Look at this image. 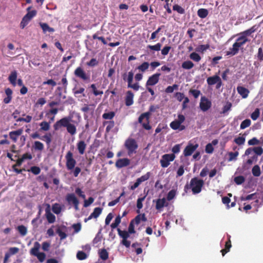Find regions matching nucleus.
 Here are the masks:
<instances>
[{
  "instance_id": "1",
  "label": "nucleus",
  "mask_w": 263,
  "mask_h": 263,
  "mask_svg": "<svg viewBox=\"0 0 263 263\" xmlns=\"http://www.w3.org/2000/svg\"><path fill=\"white\" fill-rule=\"evenodd\" d=\"M117 231L119 236L122 238L120 242L121 244L124 246L126 248H129L130 246V241L128 240L127 238L129 237L130 234L136 233L133 222H130L127 231L121 230L120 229L118 228Z\"/></svg>"
},
{
  "instance_id": "2",
  "label": "nucleus",
  "mask_w": 263,
  "mask_h": 263,
  "mask_svg": "<svg viewBox=\"0 0 263 263\" xmlns=\"http://www.w3.org/2000/svg\"><path fill=\"white\" fill-rule=\"evenodd\" d=\"M204 182L202 179L198 177H194L191 179L189 184H186L184 186V191L187 193L189 189H191L193 194H197L201 192Z\"/></svg>"
},
{
  "instance_id": "3",
  "label": "nucleus",
  "mask_w": 263,
  "mask_h": 263,
  "mask_svg": "<svg viewBox=\"0 0 263 263\" xmlns=\"http://www.w3.org/2000/svg\"><path fill=\"white\" fill-rule=\"evenodd\" d=\"M159 107L151 105L149 108V111L142 114L138 118V122L142 124L143 128L146 130H150L152 126L149 125V118L151 112H155Z\"/></svg>"
},
{
  "instance_id": "4",
  "label": "nucleus",
  "mask_w": 263,
  "mask_h": 263,
  "mask_svg": "<svg viewBox=\"0 0 263 263\" xmlns=\"http://www.w3.org/2000/svg\"><path fill=\"white\" fill-rule=\"evenodd\" d=\"M249 41L248 38H246L240 35L233 44L232 48H230L229 50L227 51L226 55L232 56L236 54L239 51V48Z\"/></svg>"
},
{
  "instance_id": "5",
  "label": "nucleus",
  "mask_w": 263,
  "mask_h": 263,
  "mask_svg": "<svg viewBox=\"0 0 263 263\" xmlns=\"http://www.w3.org/2000/svg\"><path fill=\"white\" fill-rule=\"evenodd\" d=\"M124 146L127 149L128 156H131L132 154L136 153L138 147L136 140L132 138H128L125 140Z\"/></svg>"
},
{
  "instance_id": "6",
  "label": "nucleus",
  "mask_w": 263,
  "mask_h": 263,
  "mask_svg": "<svg viewBox=\"0 0 263 263\" xmlns=\"http://www.w3.org/2000/svg\"><path fill=\"white\" fill-rule=\"evenodd\" d=\"M185 118L184 116L182 114H179L178 115V119L172 121L170 126L171 128L174 130L178 129L179 131H182L185 129V126L182 125L185 121Z\"/></svg>"
},
{
  "instance_id": "7",
  "label": "nucleus",
  "mask_w": 263,
  "mask_h": 263,
  "mask_svg": "<svg viewBox=\"0 0 263 263\" xmlns=\"http://www.w3.org/2000/svg\"><path fill=\"white\" fill-rule=\"evenodd\" d=\"M66 166L68 170L71 171L74 168L77 161L73 158L71 151H68L65 155Z\"/></svg>"
},
{
  "instance_id": "8",
  "label": "nucleus",
  "mask_w": 263,
  "mask_h": 263,
  "mask_svg": "<svg viewBox=\"0 0 263 263\" xmlns=\"http://www.w3.org/2000/svg\"><path fill=\"white\" fill-rule=\"evenodd\" d=\"M74 74L76 77L82 79L84 81H89L90 79V75L87 74L81 67H78L74 70Z\"/></svg>"
},
{
  "instance_id": "9",
  "label": "nucleus",
  "mask_w": 263,
  "mask_h": 263,
  "mask_svg": "<svg viewBox=\"0 0 263 263\" xmlns=\"http://www.w3.org/2000/svg\"><path fill=\"white\" fill-rule=\"evenodd\" d=\"M175 157L176 156L174 154L163 155L160 161L161 166L162 167H167L170 165V162L173 161Z\"/></svg>"
},
{
  "instance_id": "10",
  "label": "nucleus",
  "mask_w": 263,
  "mask_h": 263,
  "mask_svg": "<svg viewBox=\"0 0 263 263\" xmlns=\"http://www.w3.org/2000/svg\"><path fill=\"white\" fill-rule=\"evenodd\" d=\"M71 118L69 117H64L57 121L53 125V128L55 130H58L62 127H67L70 123Z\"/></svg>"
},
{
  "instance_id": "11",
  "label": "nucleus",
  "mask_w": 263,
  "mask_h": 263,
  "mask_svg": "<svg viewBox=\"0 0 263 263\" xmlns=\"http://www.w3.org/2000/svg\"><path fill=\"white\" fill-rule=\"evenodd\" d=\"M31 137L33 139H39L40 140L45 141L47 144L49 145L51 142V134L50 133H47L43 136H40L37 132H35L31 135Z\"/></svg>"
},
{
  "instance_id": "12",
  "label": "nucleus",
  "mask_w": 263,
  "mask_h": 263,
  "mask_svg": "<svg viewBox=\"0 0 263 263\" xmlns=\"http://www.w3.org/2000/svg\"><path fill=\"white\" fill-rule=\"evenodd\" d=\"M212 106V103L208 98L203 96L201 98L199 107L200 109L203 111L208 110Z\"/></svg>"
},
{
  "instance_id": "13",
  "label": "nucleus",
  "mask_w": 263,
  "mask_h": 263,
  "mask_svg": "<svg viewBox=\"0 0 263 263\" xmlns=\"http://www.w3.org/2000/svg\"><path fill=\"white\" fill-rule=\"evenodd\" d=\"M198 146L199 145L198 144L194 145L189 143L183 151L184 156L185 157H188L192 155Z\"/></svg>"
},
{
  "instance_id": "14",
  "label": "nucleus",
  "mask_w": 263,
  "mask_h": 263,
  "mask_svg": "<svg viewBox=\"0 0 263 263\" xmlns=\"http://www.w3.org/2000/svg\"><path fill=\"white\" fill-rule=\"evenodd\" d=\"M160 75V73H156L149 77L146 81L145 86H149L156 85L159 82Z\"/></svg>"
},
{
  "instance_id": "15",
  "label": "nucleus",
  "mask_w": 263,
  "mask_h": 263,
  "mask_svg": "<svg viewBox=\"0 0 263 263\" xmlns=\"http://www.w3.org/2000/svg\"><path fill=\"white\" fill-rule=\"evenodd\" d=\"M102 211V209L100 207L95 208L93 210V211L91 214L88 216V217L84 219V222H87L88 220H91L92 218H97L101 214Z\"/></svg>"
},
{
  "instance_id": "16",
  "label": "nucleus",
  "mask_w": 263,
  "mask_h": 263,
  "mask_svg": "<svg viewBox=\"0 0 263 263\" xmlns=\"http://www.w3.org/2000/svg\"><path fill=\"white\" fill-rule=\"evenodd\" d=\"M129 164L130 160L128 158L119 159L116 161L115 163V166L118 168L126 167Z\"/></svg>"
},
{
  "instance_id": "17",
  "label": "nucleus",
  "mask_w": 263,
  "mask_h": 263,
  "mask_svg": "<svg viewBox=\"0 0 263 263\" xmlns=\"http://www.w3.org/2000/svg\"><path fill=\"white\" fill-rule=\"evenodd\" d=\"M72 90L74 95L76 97H79L81 96L83 97H85V94L84 93L85 88L84 87H78L77 85H76L73 88H72Z\"/></svg>"
},
{
  "instance_id": "18",
  "label": "nucleus",
  "mask_w": 263,
  "mask_h": 263,
  "mask_svg": "<svg viewBox=\"0 0 263 263\" xmlns=\"http://www.w3.org/2000/svg\"><path fill=\"white\" fill-rule=\"evenodd\" d=\"M5 92L6 97L4 98L3 102L5 104H9L12 99L13 91L11 88H7L5 89Z\"/></svg>"
},
{
  "instance_id": "19",
  "label": "nucleus",
  "mask_w": 263,
  "mask_h": 263,
  "mask_svg": "<svg viewBox=\"0 0 263 263\" xmlns=\"http://www.w3.org/2000/svg\"><path fill=\"white\" fill-rule=\"evenodd\" d=\"M237 90L238 93L242 97V98H247L249 95L250 92L249 90L243 87V86H238L237 87Z\"/></svg>"
},
{
  "instance_id": "20",
  "label": "nucleus",
  "mask_w": 263,
  "mask_h": 263,
  "mask_svg": "<svg viewBox=\"0 0 263 263\" xmlns=\"http://www.w3.org/2000/svg\"><path fill=\"white\" fill-rule=\"evenodd\" d=\"M23 133V129H18L15 131H12L9 133L10 138L14 142H16L17 138Z\"/></svg>"
},
{
  "instance_id": "21",
  "label": "nucleus",
  "mask_w": 263,
  "mask_h": 263,
  "mask_svg": "<svg viewBox=\"0 0 263 263\" xmlns=\"http://www.w3.org/2000/svg\"><path fill=\"white\" fill-rule=\"evenodd\" d=\"M147 218L145 214H142L137 215L135 218L131 220V222H133L134 224L138 225L140 223L141 221L145 222Z\"/></svg>"
},
{
  "instance_id": "22",
  "label": "nucleus",
  "mask_w": 263,
  "mask_h": 263,
  "mask_svg": "<svg viewBox=\"0 0 263 263\" xmlns=\"http://www.w3.org/2000/svg\"><path fill=\"white\" fill-rule=\"evenodd\" d=\"M257 27L256 25L253 26L250 28L241 32L240 35L246 38H247L248 36H250L252 33L255 32L257 30Z\"/></svg>"
},
{
  "instance_id": "23",
  "label": "nucleus",
  "mask_w": 263,
  "mask_h": 263,
  "mask_svg": "<svg viewBox=\"0 0 263 263\" xmlns=\"http://www.w3.org/2000/svg\"><path fill=\"white\" fill-rule=\"evenodd\" d=\"M134 94L131 91H128L125 97V104L129 106L132 105L133 103Z\"/></svg>"
},
{
  "instance_id": "24",
  "label": "nucleus",
  "mask_w": 263,
  "mask_h": 263,
  "mask_svg": "<svg viewBox=\"0 0 263 263\" xmlns=\"http://www.w3.org/2000/svg\"><path fill=\"white\" fill-rule=\"evenodd\" d=\"M17 77V73L16 70L11 71L10 74L8 77V80L10 83L14 86L16 84V79Z\"/></svg>"
},
{
  "instance_id": "25",
  "label": "nucleus",
  "mask_w": 263,
  "mask_h": 263,
  "mask_svg": "<svg viewBox=\"0 0 263 263\" xmlns=\"http://www.w3.org/2000/svg\"><path fill=\"white\" fill-rule=\"evenodd\" d=\"M66 200L69 204H75L78 202L79 200L73 193L68 194L66 196Z\"/></svg>"
},
{
  "instance_id": "26",
  "label": "nucleus",
  "mask_w": 263,
  "mask_h": 263,
  "mask_svg": "<svg viewBox=\"0 0 263 263\" xmlns=\"http://www.w3.org/2000/svg\"><path fill=\"white\" fill-rule=\"evenodd\" d=\"M86 148V144L84 141H80L77 143V148L80 155H83L85 153Z\"/></svg>"
},
{
  "instance_id": "27",
  "label": "nucleus",
  "mask_w": 263,
  "mask_h": 263,
  "mask_svg": "<svg viewBox=\"0 0 263 263\" xmlns=\"http://www.w3.org/2000/svg\"><path fill=\"white\" fill-rule=\"evenodd\" d=\"M166 200L164 198L162 199H158L156 200V209L158 211H161V209L165 206V205Z\"/></svg>"
},
{
  "instance_id": "28",
  "label": "nucleus",
  "mask_w": 263,
  "mask_h": 263,
  "mask_svg": "<svg viewBox=\"0 0 263 263\" xmlns=\"http://www.w3.org/2000/svg\"><path fill=\"white\" fill-rule=\"evenodd\" d=\"M45 211L46 218L48 222L49 223H54L55 221V216L52 213H51L49 209H46Z\"/></svg>"
},
{
  "instance_id": "29",
  "label": "nucleus",
  "mask_w": 263,
  "mask_h": 263,
  "mask_svg": "<svg viewBox=\"0 0 263 263\" xmlns=\"http://www.w3.org/2000/svg\"><path fill=\"white\" fill-rule=\"evenodd\" d=\"M220 78L217 76L215 75L212 77H210L207 78L206 81L209 85H213L220 81Z\"/></svg>"
},
{
  "instance_id": "30",
  "label": "nucleus",
  "mask_w": 263,
  "mask_h": 263,
  "mask_svg": "<svg viewBox=\"0 0 263 263\" xmlns=\"http://www.w3.org/2000/svg\"><path fill=\"white\" fill-rule=\"evenodd\" d=\"M99 257L103 260H106L108 258V253L105 249H102L98 252Z\"/></svg>"
},
{
  "instance_id": "31",
  "label": "nucleus",
  "mask_w": 263,
  "mask_h": 263,
  "mask_svg": "<svg viewBox=\"0 0 263 263\" xmlns=\"http://www.w3.org/2000/svg\"><path fill=\"white\" fill-rule=\"evenodd\" d=\"M32 148L35 151H39L42 152L44 148V145L43 143L39 141H35L34 142Z\"/></svg>"
},
{
  "instance_id": "32",
  "label": "nucleus",
  "mask_w": 263,
  "mask_h": 263,
  "mask_svg": "<svg viewBox=\"0 0 263 263\" xmlns=\"http://www.w3.org/2000/svg\"><path fill=\"white\" fill-rule=\"evenodd\" d=\"M40 247L41 246L39 242L37 241L35 242L33 247L30 250V254L35 256L37 254L40 253L39 252V250L40 248Z\"/></svg>"
},
{
  "instance_id": "33",
  "label": "nucleus",
  "mask_w": 263,
  "mask_h": 263,
  "mask_svg": "<svg viewBox=\"0 0 263 263\" xmlns=\"http://www.w3.org/2000/svg\"><path fill=\"white\" fill-rule=\"evenodd\" d=\"M231 242L230 239L226 242L225 248L221 250L222 256H223L227 253L229 252L231 247Z\"/></svg>"
},
{
  "instance_id": "34",
  "label": "nucleus",
  "mask_w": 263,
  "mask_h": 263,
  "mask_svg": "<svg viewBox=\"0 0 263 263\" xmlns=\"http://www.w3.org/2000/svg\"><path fill=\"white\" fill-rule=\"evenodd\" d=\"M198 16L201 18L206 17L208 15V11L206 9L201 8L197 11Z\"/></svg>"
},
{
  "instance_id": "35",
  "label": "nucleus",
  "mask_w": 263,
  "mask_h": 263,
  "mask_svg": "<svg viewBox=\"0 0 263 263\" xmlns=\"http://www.w3.org/2000/svg\"><path fill=\"white\" fill-rule=\"evenodd\" d=\"M41 131H48L50 129V122L43 121L40 123Z\"/></svg>"
},
{
  "instance_id": "36",
  "label": "nucleus",
  "mask_w": 263,
  "mask_h": 263,
  "mask_svg": "<svg viewBox=\"0 0 263 263\" xmlns=\"http://www.w3.org/2000/svg\"><path fill=\"white\" fill-rule=\"evenodd\" d=\"M40 26L44 32H53L54 31V29L53 28L50 27L46 23H41Z\"/></svg>"
},
{
  "instance_id": "37",
  "label": "nucleus",
  "mask_w": 263,
  "mask_h": 263,
  "mask_svg": "<svg viewBox=\"0 0 263 263\" xmlns=\"http://www.w3.org/2000/svg\"><path fill=\"white\" fill-rule=\"evenodd\" d=\"M181 66L184 69H191L194 66V64L191 61H186L182 63Z\"/></svg>"
},
{
  "instance_id": "38",
  "label": "nucleus",
  "mask_w": 263,
  "mask_h": 263,
  "mask_svg": "<svg viewBox=\"0 0 263 263\" xmlns=\"http://www.w3.org/2000/svg\"><path fill=\"white\" fill-rule=\"evenodd\" d=\"M105 124L107 125L106 127V132L109 133L115 126V122L114 121H104L103 122V125H105Z\"/></svg>"
},
{
  "instance_id": "39",
  "label": "nucleus",
  "mask_w": 263,
  "mask_h": 263,
  "mask_svg": "<svg viewBox=\"0 0 263 263\" xmlns=\"http://www.w3.org/2000/svg\"><path fill=\"white\" fill-rule=\"evenodd\" d=\"M190 58L195 62H199L201 60V57L200 55L195 52H193L190 54Z\"/></svg>"
},
{
  "instance_id": "40",
  "label": "nucleus",
  "mask_w": 263,
  "mask_h": 263,
  "mask_svg": "<svg viewBox=\"0 0 263 263\" xmlns=\"http://www.w3.org/2000/svg\"><path fill=\"white\" fill-rule=\"evenodd\" d=\"M210 48L209 44L205 45H199L196 48V51L199 52L203 53Z\"/></svg>"
},
{
  "instance_id": "41",
  "label": "nucleus",
  "mask_w": 263,
  "mask_h": 263,
  "mask_svg": "<svg viewBox=\"0 0 263 263\" xmlns=\"http://www.w3.org/2000/svg\"><path fill=\"white\" fill-rule=\"evenodd\" d=\"M66 129L67 132L71 135H73L76 133V127L74 125L71 124L70 123L68 124Z\"/></svg>"
},
{
  "instance_id": "42",
  "label": "nucleus",
  "mask_w": 263,
  "mask_h": 263,
  "mask_svg": "<svg viewBox=\"0 0 263 263\" xmlns=\"http://www.w3.org/2000/svg\"><path fill=\"white\" fill-rule=\"evenodd\" d=\"M17 230L19 233L23 236H25L27 233V228L23 225L18 226L17 228Z\"/></svg>"
},
{
  "instance_id": "43",
  "label": "nucleus",
  "mask_w": 263,
  "mask_h": 263,
  "mask_svg": "<svg viewBox=\"0 0 263 263\" xmlns=\"http://www.w3.org/2000/svg\"><path fill=\"white\" fill-rule=\"evenodd\" d=\"M252 174L255 177H258L260 175V167L258 165L253 166L252 170Z\"/></svg>"
},
{
  "instance_id": "44",
  "label": "nucleus",
  "mask_w": 263,
  "mask_h": 263,
  "mask_svg": "<svg viewBox=\"0 0 263 263\" xmlns=\"http://www.w3.org/2000/svg\"><path fill=\"white\" fill-rule=\"evenodd\" d=\"M149 66V64L148 62H144L141 65L138 66L137 69L140 71L144 72L148 68Z\"/></svg>"
},
{
  "instance_id": "45",
  "label": "nucleus",
  "mask_w": 263,
  "mask_h": 263,
  "mask_svg": "<svg viewBox=\"0 0 263 263\" xmlns=\"http://www.w3.org/2000/svg\"><path fill=\"white\" fill-rule=\"evenodd\" d=\"M115 116V113L114 111H110L108 112L104 113L102 115V118L105 120H111Z\"/></svg>"
},
{
  "instance_id": "46",
  "label": "nucleus",
  "mask_w": 263,
  "mask_h": 263,
  "mask_svg": "<svg viewBox=\"0 0 263 263\" xmlns=\"http://www.w3.org/2000/svg\"><path fill=\"white\" fill-rule=\"evenodd\" d=\"M145 196L143 197H140V198H139L138 199H137V208L138 209V210L137 211V212L138 213H140V210L143 207V201L145 199Z\"/></svg>"
},
{
  "instance_id": "47",
  "label": "nucleus",
  "mask_w": 263,
  "mask_h": 263,
  "mask_svg": "<svg viewBox=\"0 0 263 263\" xmlns=\"http://www.w3.org/2000/svg\"><path fill=\"white\" fill-rule=\"evenodd\" d=\"M90 88L92 89V92L95 96L102 95L103 93V91L102 90H98L97 89L96 84H91L90 85Z\"/></svg>"
},
{
  "instance_id": "48",
  "label": "nucleus",
  "mask_w": 263,
  "mask_h": 263,
  "mask_svg": "<svg viewBox=\"0 0 263 263\" xmlns=\"http://www.w3.org/2000/svg\"><path fill=\"white\" fill-rule=\"evenodd\" d=\"M173 10L177 11L178 13L183 14L185 13V10L180 6L175 4L173 7Z\"/></svg>"
},
{
  "instance_id": "49",
  "label": "nucleus",
  "mask_w": 263,
  "mask_h": 263,
  "mask_svg": "<svg viewBox=\"0 0 263 263\" xmlns=\"http://www.w3.org/2000/svg\"><path fill=\"white\" fill-rule=\"evenodd\" d=\"M251 121L250 119H247L243 120L240 124V128L241 129H243L250 126Z\"/></svg>"
},
{
  "instance_id": "50",
  "label": "nucleus",
  "mask_w": 263,
  "mask_h": 263,
  "mask_svg": "<svg viewBox=\"0 0 263 263\" xmlns=\"http://www.w3.org/2000/svg\"><path fill=\"white\" fill-rule=\"evenodd\" d=\"M121 218L122 217H121L120 215H118L116 217L114 222L112 223L110 226L112 229H115L118 226V225L121 222Z\"/></svg>"
},
{
  "instance_id": "51",
  "label": "nucleus",
  "mask_w": 263,
  "mask_h": 263,
  "mask_svg": "<svg viewBox=\"0 0 263 263\" xmlns=\"http://www.w3.org/2000/svg\"><path fill=\"white\" fill-rule=\"evenodd\" d=\"M56 233L59 235L61 240H63L67 237V234L62 231V230L58 228L56 230Z\"/></svg>"
},
{
  "instance_id": "52",
  "label": "nucleus",
  "mask_w": 263,
  "mask_h": 263,
  "mask_svg": "<svg viewBox=\"0 0 263 263\" xmlns=\"http://www.w3.org/2000/svg\"><path fill=\"white\" fill-rule=\"evenodd\" d=\"M178 89V85L177 84H174L172 86H168L165 89V92L170 93H172L174 90H177Z\"/></svg>"
},
{
  "instance_id": "53",
  "label": "nucleus",
  "mask_w": 263,
  "mask_h": 263,
  "mask_svg": "<svg viewBox=\"0 0 263 263\" xmlns=\"http://www.w3.org/2000/svg\"><path fill=\"white\" fill-rule=\"evenodd\" d=\"M161 46H162L161 44H160V43H158L155 45H148L147 48H149V49L152 50L158 51L160 50Z\"/></svg>"
},
{
  "instance_id": "54",
  "label": "nucleus",
  "mask_w": 263,
  "mask_h": 263,
  "mask_svg": "<svg viewBox=\"0 0 263 263\" xmlns=\"http://www.w3.org/2000/svg\"><path fill=\"white\" fill-rule=\"evenodd\" d=\"M176 195V191L175 190H171L167 194L166 199L168 201H171L174 198Z\"/></svg>"
},
{
  "instance_id": "55",
  "label": "nucleus",
  "mask_w": 263,
  "mask_h": 263,
  "mask_svg": "<svg viewBox=\"0 0 263 263\" xmlns=\"http://www.w3.org/2000/svg\"><path fill=\"white\" fill-rule=\"evenodd\" d=\"M87 255H86V254L83 251H79L77 252V257L79 260H84L87 258Z\"/></svg>"
},
{
  "instance_id": "56",
  "label": "nucleus",
  "mask_w": 263,
  "mask_h": 263,
  "mask_svg": "<svg viewBox=\"0 0 263 263\" xmlns=\"http://www.w3.org/2000/svg\"><path fill=\"white\" fill-rule=\"evenodd\" d=\"M151 173L147 172L145 175H142L140 177L138 178L137 179L140 181V182L141 183L142 182L147 180L150 176H151Z\"/></svg>"
},
{
  "instance_id": "57",
  "label": "nucleus",
  "mask_w": 263,
  "mask_h": 263,
  "mask_svg": "<svg viewBox=\"0 0 263 263\" xmlns=\"http://www.w3.org/2000/svg\"><path fill=\"white\" fill-rule=\"evenodd\" d=\"M30 21V20L29 19L24 16L20 23V27L22 29H24L28 25Z\"/></svg>"
},
{
  "instance_id": "58",
  "label": "nucleus",
  "mask_w": 263,
  "mask_h": 263,
  "mask_svg": "<svg viewBox=\"0 0 263 263\" xmlns=\"http://www.w3.org/2000/svg\"><path fill=\"white\" fill-rule=\"evenodd\" d=\"M19 252V249L17 247H11L10 248L8 252L6 253L10 255V257L12 255L17 254Z\"/></svg>"
},
{
  "instance_id": "59",
  "label": "nucleus",
  "mask_w": 263,
  "mask_h": 263,
  "mask_svg": "<svg viewBox=\"0 0 263 263\" xmlns=\"http://www.w3.org/2000/svg\"><path fill=\"white\" fill-rule=\"evenodd\" d=\"M245 178L242 176H238L235 177V178H234L235 182L238 185L241 184L242 183H243L245 182Z\"/></svg>"
},
{
  "instance_id": "60",
  "label": "nucleus",
  "mask_w": 263,
  "mask_h": 263,
  "mask_svg": "<svg viewBox=\"0 0 263 263\" xmlns=\"http://www.w3.org/2000/svg\"><path fill=\"white\" fill-rule=\"evenodd\" d=\"M259 109L258 108H256L255 110L251 114V117L253 120H256L259 117Z\"/></svg>"
},
{
  "instance_id": "61",
  "label": "nucleus",
  "mask_w": 263,
  "mask_h": 263,
  "mask_svg": "<svg viewBox=\"0 0 263 263\" xmlns=\"http://www.w3.org/2000/svg\"><path fill=\"white\" fill-rule=\"evenodd\" d=\"M28 171H31L34 175H39L41 172V169L39 166H33L30 167Z\"/></svg>"
},
{
  "instance_id": "62",
  "label": "nucleus",
  "mask_w": 263,
  "mask_h": 263,
  "mask_svg": "<svg viewBox=\"0 0 263 263\" xmlns=\"http://www.w3.org/2000/svg\"><path fill=\"white\" fill-rule=\"evenodd\" d=\"M32 117L29 116V115H27L26 118H17L16 121L17 122H21V121H24L25 122H26V123H29L31 122V120H32Z\"/></svg>"
},
{
  "instance_id": "63",
  "label": "nucleus",
  "mask_w": 263,
  "mask_h": 263,
  "mask_svg": "<svg viewBox=\"0 0 263 263\" xmlns=\"http://www.w3.org/2000/svg\"><path fill=\"white\" fill-rule=\"evenodd\" d=\"M234 142L238 145H242L245 142V137H238L234 139Z\"/></svg>"
},
{
  "instance_id": "64",
  "label": "nucleus",
  "mask_w": 263,
  "mask_h": 263,
  "mask_svg": "<svg viewBox=\"0 0 263 263\" xmlns=\"http://www.w3.org/2000/svg\"><path fill=\"white\" fill-rule=\"evenodd\" d=\"M189 93L192 94L195 99L198 98L200 95L201 94L200 90L197 89H192L189 90Z\"/></svg>"
}]
</instances>
